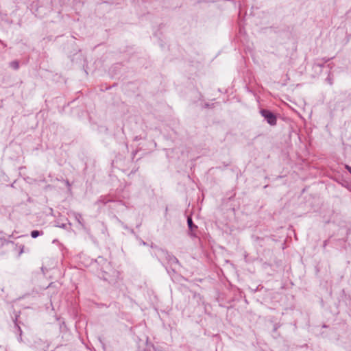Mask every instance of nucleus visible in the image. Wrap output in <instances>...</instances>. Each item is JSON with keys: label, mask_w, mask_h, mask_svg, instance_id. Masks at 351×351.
Masks as SVG:
<instances>
[{"label": "nucleus", "mask_w": 351, "mask_h": 351, "mask_svg": "<svg viewBox=\"0 0 351 351\" xmlns=\"http://www.w3.org/2000/svg\"><path fill=\"white\" fill-rule=\"evenodd\" d=\"M156 256L160 261H166L173 271L180 265L178 259L165 250L157 248Z\"/></svg>", "instance_id": "obj_1"}, {"label": "nucleus", "mask_w": 351, "mask_h": 351, "mask_svg": "<svg viewBox=\"0 0 351 351\" xmlns=\"http://www.w3.org/2000/svg\"><path fill=\"white\" fill-rule=\"evenodd\" d=\"M260 113L270 125L274 126L276 125L277 117L274 112L267 109H262Z\"/></svg>", "instance_id": "obj_2"}, {"label": "nucleus", "mask_w": 351, "mask_h": 351, "mask_svg": "<svg viewBox=\"0 0 351 351\" xmlns=\"http://www.w3.org/2000/svg\"><path fill=\"white\" fill-rule=\"evenodd\" d=\"M187 224L189 226V231L191 232V236H195V234L193 233L197 229V226L195 225L193 222L192 218L191 217H189L187 218Z\"/></svg>", "instance_id": "obj_3"}, {"label": "nucleus", "mask_w": 351, "mask_h": 351, "mask_svg": "<svg viewBox=\"0 0 351 351\" xmlns=\"http://www.w3.org/2000/svg\"><path fill=\"white\" fill-rule=\"evenodd\" d=\"M74 217L77 223L82 227L84 226V219L82 215L80 213H74Z\"/></svg>", "instance_id": "obj_4"}, {"label": "nucleus", "mask_w": 351, "mask_h": 351, "mask_svg": "<svg viewBox=\"0 0 351 351\" xmlns=\"http://www.w3.org/2000/svg\"><path fill=\"white\" fill-rule=\"evenodd\" d=\"M101 278L106 281H108L109 282H112L114 281V279L111 278L110 275H108L106 272H104Z\"/></svg>", "instance_id": "obj_5"}, {"label": "nucleus", "mask_w": 351, "mask_h": 351, "mask_svg": "<svg viewBox=\"0 0 351 351\" xmlns=\"http://www.w3.org/2000/svg\"><path fill=\"white\" fill-rule=\"evenodd\" d=\"M43 234V232H40L38 230H33L31 232V236L32 238L36 239L38 236Z\"/></svg>", "instance_id": "obj_6"}, {"label": "nucleus", "mask_w": 351, "mask_h": 351, "mask_svg": "<svg viewBox=\"0 0 351 351\" xmlns=\"http://www.w3.org/2000/svg\"><path fill=\"white\" fill-rule=\"evenodd\" d=\"M110 200L109 199H108L107 197H100V198L97 200V204H107L108 202H109Z\"/></svg>", "instance_id": "obj_7"}, {"label": "nucleus", "mask_w": 351, "mask_h": 351, "mask_svg": "<svg viewBox=\"0 0 351 351\" xmlns=\"http://www.w3.org/2000/svg\"><path fill=\"white\" fill-rule=\"evenodd\" d=\"M16 319H17L16 318V319L14 321V324H15L16 327L17 328V330H18V331L19 332V335H20V337H21V335H22V330H21V327L18 325V324L16 322Z\"/></svg>", "instance_id": "obj_8"}, {"label": "nucleus", "mask_w": 351, "mask_h": 351, "mask_svg": "<svg viewBox=\"0 0 351 351\" xmlns=\"http://www.w3.org/2000/svg\"><path fill=\"white\" fill-rule=\"evenodd\" d=\"M11 66L14 69H17L19 68V63L17 62H16V61L12 62H11Z\"/></svg>", "instance_id": "obj_9"}, {"label": "nucleus", "mask_w": 351, "mask_h": 351, "mask_svg": "<svg viewBox=\"0 0 351 351\" xmlns=\"http://www.w3.org/2000/svg\"><path fill=\"white\" fill-rule=\"evenodd\" d=\"M44 343V346H43V350L45 351H47L49 348V343L46 341V342H43Z\"/></svg>", "instance_id": "obj_10"}, {"label": "nucleus", "mask_w": 351, "mask_h": 351, "mask_svg": "<svg viewBox=\"0 0 351 351\" xmlns=\"http://www.w3.org/2000/svg\"><path fill=\"white\" fill-rule=\"evenodd\" d=\"M332 58H331V59H332ZM330 60V58H322V60H323L324 63L328 62Z\"/></svg>", "instance_id": "obj_11"}, {"label": "nucleus", "mask_w": 351, "mask_h": 351, "mask_svg": "<svg viewBox=\"0 0 351 351\" xmlns=\"http://www.w3.org/2000/svg\"><path fill=\"white\" fill-rule=\"evenodd\" d=\"M328 240H325L323 243V248L325 249L328 245Z\"/></svg>", "instance_id": "obj_12"}, {"label": "nucleus", "mask_w": 351, "mask_h": 351, "mask_svg": "<svg viewBox=\"0 0 351 351\" xmlns=\"http://www.w3.org/2000/svg\"><path fill=\"white\" fill-rule=\"evenodd\" d=\"M346 169L349 171V173L351 174V167L349 165H346Z\"/></svg>", "instance_id": "obj_13"}, {"label": "nucleus", "mask_w": 351, "mask_h": 351, "mask_svg": "<svg viewBox=\"0 0 351 351\" xmlns=\"http://www.w3.org/2000/svg\"><path fill=\"white\" fill-rule=\"evenodd\" d=\"M343 186H344L345 187H346L350 191H351V185H344L343 184Z\"/></svg>", "instance_id": "obj_14"}, {"label": "nucleus", "mask_w": 351, "mask_h": 351, "mask_svg": "<svg viewBox=\"0 0 351 351\" xmlns=\"http://www.w3.org/2000/svg\"><path fill=\"white\" fill-rule=\"evenodd\" d=\"M324 62L322 63H317V66H320V67H323L324 66Z\"/></svg>", "instance_id": "obj_15"}, {"label": "nucleus", "mask_w": 351, "mask_h": 351, "mask_svg": "<svg viewBox=\"0 0 351 351\" xmlns=\"http://www.w3.org/2000/svg\"><path fill=\"white\" fill-rule=\"evenodd\" d=\"M41 342H43L42 339H39L38 341H36V343L40 345V343Z\"/></svg>", "instance_id": "obj_16"}, {"label": "nucleus", "mask_w": 351, "mask_h": 351, "mask_svg": "<svg viewBox=\"0 0 351 351\" xmlns=\"http://www.w3.org/2000/svg\"><path fill=\"white\" fill-rule=\"evenodd\" d=\"M60 227L64 228L66 227V225H65V224H62V226H60Z\"/></svg>", "instance_id": "obj_17"}, {"label": "nucleus", "mask_w": 351, "mask_h": 351, "mask_svg": "<svg viewBox=\"0 0 351 351\" xmlns=\"http://www.w3.org/2000/svg\"><path fill=\"white\" fill-rule=\"evenodd\" d=\"M66 184H67L68 186H69V185H70V184H69V181H66Z\"/></svg>", "instance_id": "obj_18"}]
</instances>
